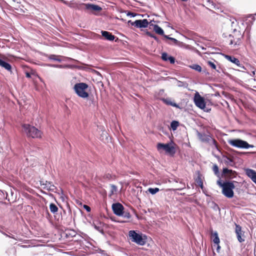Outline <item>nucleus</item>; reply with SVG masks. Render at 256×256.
Masks as SVG:
<instances>
[{
	"label": "nucleus",
	"mask_w": 256,
	"mask_h": 256,
	"mask_svg": "<svg viewBox=\"0 0 256 256\" xmlns=\"http://www.w3.org/2000/svg\"><path fill=\"white\" fill-rule=\"evenodd\" d=\"M23 132L26 134L28 138H41L42 136V132L35 126L29 124L22 125Z\"/></svg>",
	"instance_id": "obj_1"
},
{
	"label": "nucleus",
	"mask_w": 256,
	"mask_h": 256,
	"mask_svg": "<svg viewBox=\"0 0 256 256\" xmlns=\"http://www.w3.org/2000/svg\"><path fill=\"white\" fill-rule=\"evenodd\" d=\"M217 184L222 188V194L227 198H231L234 196L233 189L234 186L232 182H224L219 180L217 181Z\"/></svg>",
	"instance_id": "obj_2"
},
{
	"label": "nucleus",
	"mask_w": 256,
	"mask_h": 256,
	"mask_svg": "<svg viewBox=\"0 0 256 256\" xmlns=\"http://www.w3.org/2000/svg\"><path fill=\"white\" fill-rule=\"evenodd\" d=\"M88 85L84 82L76 84L74 86V90L76 94L80 98H85L88 96V93L86 92Z\"/></svg>",
	"instance_id": "obj_3"
},
{
	"label": "nucleus",
	"mask_w": 256,
	"mask_h": 256,
	"mask_svg": "<svg viewBox=\"0 0 256 256\" xmlns=\"http://www.w3.org/2000/svg\"><path fill=\"white\" fill-rule=\"evenodd\" d=\"M129 236L132 242H136L138 244L144 246L146 242V236H142V234L136 232L134 230H130L129 232Z\"/></svg>",
	"instance_id": "obj_4"
},
{
	"label": "nucleus",
	"mask_w": 256,
	"mask_h": 256,
	"mask_svg": "<svg viewBox=\"0 0 256 256\" xmlns=\"http://www.w3.org/2000/svg\"><path fill=\"white\" fill-rule=\"evenodd\" d=\"M194 100L196 106L200 108L203 110L204 112H208L210 110V109H208L206 108L204 99L198 92H196L195 94Z\"/></svg>",
	"instance_id": "obj_5"
},
{
	"label": "nucleus",
	"mask_w": 256,
	"mask_h": 256,
	"mask_svg": "<svg viewBox=\"0 0 256 256\" xmlns=\"http://www.w3.org/2000/svg\"><path fill=\"white\" fill-rule=\"evenodd\" d=\"M157 149L160 150L162 149L166 151V152L173 156L176 153L175 148L170 144L158 143L157 144Z\"/></svg>",
	"instance_id": "obj_6"
},
{
	"label": "nucleus",
	"mask_w": 256,
	"mask_h": 256,
	"mask_svg": "<svg viewBox=\"0 0 256 256\" xmlns=\"http://www.w3.org/2000/svg\"><path fill=\"white\" fill-rule=\"evenodd\" d=\"M128 23H130L132 26L138 28H146L148 25V22L146 19L136 20L133 22L129 20Z\"/></svg>",
	"instance_id": "obj_7"
},
{
	"label": "nucleus",
	"mask_w": 256,
	"mask_h": 256,
	"mask_svg": "<svg viewBox=\"0 0 256 256\" xmlns=\"http://www.w3.org/2000/svg\"><path fill=\"white\" fill-rule=\"evenodd\" d=\"M112 209L114 213L116 216H121L124 214V207L119 202L112 204Z\"/></svg>",
	"instance_id": "obj_8"
},
{
	"label": "nucleus",
	"mask_w": 256,
	"mask_h": 256,
	"mask_svg": "<svg viewBox=\"0 0 256 256\" xmlns=\"http://www.w3.org/2000/svg\"><path fill=\"white\" fill-rule=\"evenodd\" d=\"M40 184L44 189L48 190L54 191L56 189V186L50 182L42 180L40 181Z\"/></svg>",
	"instance_id": "obj_9"
},
{
	"label": "nucleus",
	"mask_w": 256,
	"mask_h": 256,
	"mask_svg": "<svg viewBox=\"0 0 256 256\" xmlns=\"http://www.w3.org/2000/svg\"><path fill=\"white\" fill-rule=\"evenodd\" d=\"M6 59V57L4 54H0V66L8 72H12V66L4 60Z\"/></svg>",
	"instance_id": "obj_10"
},
{
	"label": "nucleus",
	"mask_w": 256,
	"mask_h": 256,
	"mask_svg": "<svg viewBox=\"0 0 256 256\" xmlns=\"http://www.w3.org/2000/svg\"><path fill=\"white\" fill-rule=\"evenodd\" d=\"M246 174L256 184V172L253 170L246 168L244 169Z\"/></svg>",
	"instance_id": "obj_11"
},
{
	"label": "nucleus",
	"mask_w": 256,
	"mask_h": 256,
	"mask_svg": "<svg viewBox=\"0 0 256 256\" xmlns=\"http://www.w3.org/2000/svg\"><path fill=\"white\" fill-rule=\"evenodd\" d=\"M82 5L84 6V8L91 11H100L102 10V8L97 5L89 4H84Z\"/></svg>",
	"instance_id": "obj_12"
},
{
	"label": "nucleus",
	"mask_w": 256,
	"mask_h": 256,
	"mask_svg": "<svg viewBox=\"0 0 256 256\" xmlns=\"http://www.w3.org/2000/svg\"><path fill=\"white\" fill-rule=\"evenodd\" d=\"M162 58L164 61H169L172 64H174L175 62L174 58L172 56H168L166 52H164L162 54Z\"/></svg>",
	"instance_id": "obj_13"
},
{
	"label": "nucleus",
	"mask_w": 256,
	"mask_h": 256,
	"mask_svg": "<svg viewBox=\"0 0 256 256\" xmlns=\"http://www.w3.org/2000/svg\"><path fill=\"white\" fill-rule=\"evenodd\" d=\"M101 32L102 36L107 40L112 41L115 38V36L108 32L102 30Z\"/></svg>",
	"instance_id": "obj_14"
},
{
	"label": "nucleus",
	"mask_w": 256,
	"mask_h": 256,
	"mask_svg": "<svg viewBox=\"0 0 256 256\" xmlns=\"http://www.w3.org/2000/svg\"><path fill=\"white\" fill-rule=\"evenodd\" d=\"M233 174L232 170L224 168L222 170V176L226 178H231Z\"/></svg>",
	"instance_id": "obj_15"
},
{
	"label": "nucleus",
	"mask_w": 256,
	"mask_h": 256,
	"mask_svg": "<svg viewBox=\"0 0 256 256\" xmlns=\"http://www.w3.org/2000/svg\"><path fill=\"white\" fill-rule=\"evenodd\" d=\"M102 225L103 224L99 222H94V226L96 230L100 232L104 233V229Z\"/></svg>",
	"instance_id": "obj_16"
},
{
	"label": "nucleus",
	"mask_w": 256,
	"mask_h": 256,
	"mask_svg": "<svg viewBox=\"0 0 256 256\" xmlns=\"http://www.w3.org/2000/svg\"><path fill=\"white\" fill-rule=\"evenodd\" d=\"M116 176L110 173H106L102 176V179L105 180H110L115 179Z\"/></svg>",
	"instance_id": "obj_17"
},
{
	"label": "nucleus",
	"mask_w": 256,
	"mask_h": 256,
	"mask_svg": "<svg viewBox=\"0 0 256 256\" xmlns=\"http://www.w3.org/2000/svg\"><path fill=\"white\" fill-rule=\"evenodd\" d=\"M212 237L213 242L216 244H218L220 242V240L218 238V233L215 232L212 234Z\"/></svg>",
	"instance_id": "obj_18"
},
{
	"label": "nucleus",
	"mask_w": 256,
	"mask_h": 256,
	"mask_svg": "<svg viewBox=\"0 0 256 256\" xmlns=\"http://www.w3.org/2000/svg\"><path fill=\"white\" fill-rule=\"evenodd\" d=\"M154 30L156 34L160 35H164L163 30L158 25H154Z\"/></svg>",
	"instance_id": "obj_19"
},
{
	"label": "nucleus",
	"mask_w": 256,
	"mask_h": 256,
	"mask_svg": "<svg viewBox=\"0 0 256 256\" xmlns=\"http://www.w3.org/2000/svg\"><path fill=\"white\" fill-rule=\"evenodd\" d=\"M110 190L109 196L111 197L113 194H116L118 191V188L114 184H110Z\"/></svg>",
	"instance_id": "obj_20"
},
{
	"label": "nucleus",
	"mask_w": 256,
	"mask_h": 256,
	"mask_svg": "<svg viewBox=\"0 0 256 256\" xmlns=\"http://www.w3.org/2000/svg\"><path fill=\"white\" fill-rule=\"evenodd\" d=\"M254 146L252 144H248L246 142L241 140V148H254Z\"/></svg>",
	"instance_id": "obj_21"
},
{
	"label": "nucleus",
	"mask_w": 256,
	"mask_h": 256,
	"mask_svg": "<svg viewBox=\"0 0 256 256\" xmlns=\"http://www.w3.org/2000/svg\"><path fill=\"white\" fill-rule=\"evenodd\" d=\"M179 122L176 120H173L172 122L170 124L171 128L173 130H175L177 129L178 127L179 126Z\"/></svg>",
	"instance_id": "obj_22"
},
{
	"label": "nucleus",
	"mask_w": 256,
	"mask_h": 256,
	"mask_svg": "<svg viewBox=\"0 0 256 256\" xmlns=\"http://www.w3.org/2000/svg\"><path fill=\"white\" fill-rule=\"evenodd\" d=\"M50 209L52 213H56L58 211V208L57 206L53 203H52L50 205Z\"/></svg>",
	"instance_id": "obj_23"
},
{
	"label": "nucleus",
	"mask_w": 256,
	"mask_h": 256,
	"mask_svg": "<svg viewBox=\"0 0 256 256\" xmlns=\"http://www.w3.org/2000/svg\"><path fill=\"white\" fill-rule=\"evenodd\" d=\"M226 57L228 60H230L232 62L236 64L237 65H239L240 61L238 58L229 56H226Z\"/></svg>",
	"instance_id": "obj_24"
},
{
	"label": "nucleus",
	"mask_w": 256,
	"mask_h": 256,
	"mask_svg": "<svg viewBox=\"0 0 256 256\" xmlns=\"http://www.w3.org/2000/svg\"><path fill=\"white\" fill-rule=\"evenodd\" d=\"M230 143L234 146L240 148V140H231Z\"/></svg>",
	"instance_id": "obj_25"
},
{
	"label": "nucleus",
	"mask_w": 256,
	"mask_h": 256,
	"mask_svg": "<svg viewBox=\"0 0 256 256\" xmlns=\"http://www.w3.org/2000/svg\"><path fill=\"white\" fill-rule=\"evenodd\" d=\"M236 225V234L238 240L239 242H240V226L239 225L235 224Z\"/></svg>",
	"instance_id": "obj_26"
},
{
	"label": "nucleus",
	"mask_w": 256,
	"mask_h": 256,
	"mask_svg": "<svg viewBox=\"0 0 256 256\" xmlns=\"http://www.w3.org/2000/svg\"><path fill=\"white\" fill-rule=\"evenodd\" d=\"M49 58L50 60H54L58 61V62H61V59L60 58V56L54 55V54H51L49 56Z\"/></svg>",
	"instance_id": "obj_27"
},
{
	"label": "nucleus",
	"mask_w": 256,
	"mask_h": 256,
	"mask_svg": "<svg viewBox=\"0 0 256 256\" xmlns=\"http://www.w3.org/2000/svg\"><path fill=\"white\" fill-rule=\"evenodd\" d=\"M212 170L214 173V174L217 176H220V172H219V169L218 167L216 164H214L212 167Z\"/></svg>",
	"instance_id": "obj_28"
},
{
	"label": "nucleus",
	"mask_w": 256,
	"mask_h": 256,
	"mask_svg": "<svg viewBox=\"0 0 256 256\" xmlns=\"http://www.w3.org/2000/svg\"><path fill=\"white\" fill-rule=\"evenodd\" d=\"M192 69L196 70V71H198V72H200L202 71V68L201 66L198 64H193L190 66Z\"/></svg>",
	"instance_id": "obj_29"
},
{
	"label": "nucleus",
	"mask_w": 256,
	"mask_h": 256,
	"mask_svg": "<svg viewBox=\"0 0 256 256\" xmlns=\"http://www.w3.org/2000/svg\"><path fill=\"white\" fill-rule=\"evenodd\" d=\"M160 190L158 188H149L148 191L152 194H154L159 192Z\"/></svg>",
	"instance_id": "obj_30"
},
{
	"label": "nucleus",
	"mask_w": 256,
	"mask_h": 256,
	"mask_svg": "<svg viewBox=\"0 0 256 256\" xmlns=\"http://www.w3.org/2000/svg\"><path fill=\"white\" fill-rule=\"evenodd\" d=\"M196 182L198 184V185L201 187V188H203V182L200 176L198 177L196 180Z\"/></svg>",
	"instance_id": "obj_31"
},
{
	"label": "nucleus",
	"mask_w": 256,
	"mask_h": 256,
	"mask_svg": "<svg viewBox=\"0 0 256 256\" xmlns=\"http://www.w3.org/2000/svg\"><path fill=\"white\" fill-rule=\"evenodd\" d=\"M163 101L164 102V103H166L167 104L172 106H176V104H172V102L171 101L169 100H166V99H164Z\"/></svg>",
	"instance_id": "obj_32"
},
{
	"label": "nucleus",
	"mask_w": 256,
	"mask_h": 256,
	"mask_svg": "<svg viewBox=\"0 0 256 256\" xmlns=\"http://www.w3.org/2000/svg\"><path fill=\"white\" fill-rule=\"evenodd\" d=\"M208 64L210 66L212 69L215 70L216 69V66L214 64V62H211V61H208L207 62Z\"/></svg>",
	"instance_id": "obj_33"
},
{
	"label": "nucleus",
	"mask_w": 256,
	"mask_h": 256,
	"mask_svg": "<svg viewBox=\"0 0 256 256\" xmlns=\"http://www.w3.org/2000/svg\"><path fill=\"white\" fill-rule=\"evenodd\" d=\"M124 218H130L131 216L129 212H124V214L122 215Z\"/></svg>",
	"instance_id": "obj_34"
},
{
	"label": "nucleus",
	"mask_w": 256,
	"mask_h": 256,
	"mask_svg": "<svg viewBox=\"0 0 256 256\" xmlns=\"http://www.w3.org/2000/svg\"><path fill=\"white\" fill-rule=\"evenodd\" d=\"M84 208L88 212L90 211V208L89 206L87 205H84Z\"/></svg>",
	"instance_id": "obj_35"
},
{
	"label": "nucleus",
	"mask_w": 256,
	"mask_h": 256,
	"mask_svg": "<svg viewBox=\"0 0 256 256\" xmlns=\"http://www.w3.org/2000/svg\"><path fill=\"white\" fill-rule=\"evenodd\" d=\"M146 34L148 36H150V37L154 38H156V36H154L152 34H151L150 32H147Z\"/></svg>",
	"instance_id": "obj_36"
},
{
	"label": "nucleus",
	"mask_w": 256,
	"mask_h": 256,
	"mask_svg": "<svg viewBox=\"0 0 256 256\" xmlns=\"http://www.w3.org/2000/svg\"><path fill=\"white\" fill-rule=\"evenodd\" d=\"M186 188L185 184L184 183L182 184V186L180 188H178V190H182Z\"/></svg>",
	"instance_id": "obj_37"
},
{
	"label": "nucleus",
	"mask_w": 256,
	"mask_h": 256,
	"mask_svg": "<svg viewBox=\"0 0 256 256\" xmlns=\"http://www.w3.org/2000/svg\"><path fill=\"white\" fill-rule=\"evenodd\" d=\"M128 16H134L136 15V14H134L133 12H128Z\"/></svg>",
	"instance_id": "obj_38"
},
{
	"label": "nucleus",
	"mask_w": 256,
	"mask_h": 256,
	"mask_svg": "<svg viewBox=\"0 0 256 256\" xmlns=\"http://www.w3.org/2000/svg\"><path fill=\"white\" fill-rule=\"evenodd\" d=\"M26 76L28 78H30L31 76L29 72H26Z\"/></svg>",
	"instance_id": "obj_39"
},
{
	"label": "nucleus",
	"mask_w": 256,
	"mask_h": 256,
	"mask_svg": "<svg viewBox=\"0 0 256 256\" xmlns=\"http://www.w3.org/2000/svg\"><path fill=\"white\" fill-rule=\"evenodd\" d=\"M164 37L170 39V40H172L176 41V40L175 38H169L168 36H164Z\"/></svg>",
	"instance_id": "obj_40"
},
{
	"label": "nucleus",
	"mask_w": 256,
	"mask_h": 256,
	"mask_svg": "<svg viewBox=\"0 0 256 256\" xmlns=\"http://www.w3.org/2000/svg\"><path fill=\"white\" fill-rule=\"evenodd\" d=\"M229 36H230V44H232V36L230 34Z\"/></svg>",
	"instance_id": "obj_41"
},
{
	"label": "nucleus",
	"mask_w": 256,
	"mask_h": 256,
	"mask_svg": "<svg viewBox=\"0 0 256 256\" xmlns=\"http://www.w3.org/2000/svg\"><path fill=\"white\" fill-rule=\"evenodd\" d=\"M218 246H217V248H216V250L217 252H219V250L220 248V246H219V244H217Z\"/></svg>",
	"instance_id": "obj_42"
},
{
	"label": "nucleus",
	"mask_w": 256,
	"mask_h": 256,
	"mask_svg": "<svg viewBox=\"0 0 256 256\" xmlns=\"http://www.w3.org/2000/svg\"><path fill=\"white\" fill-rule=\"evenodd\" d=\"M246 154V152H240L241 155H242V154Z\"/></svg>",
	"instance_id": "obj_43"
},
{
	"label": "nucleus",
	"mask_w": 256,
	"mask_h": 256,
	"mask_svg": "<svg viewBox=\"0 0 256 256\" xmlns=\"http://www.w3.org/2000/svg\"><path fill=\"white\" fill-rule=\"evenodd\" d=\"M5 234L6 236H9V237H10V238H13V237H12V236H8L7 234Z\"/></svg>",
	"instance_id": "obj_44"
},
{
	"label": "nucleus",
	"mask_w": 256,
	"mask_h": 256,
	"mask_svg": "<svg viewBox=\"0 0 256 256\" xmlns=\"http://www.w3.org/2000/svg\"><path fill=\"white\" fill-rule=\"evenodd\" d=\"M38 78H39V79L40 80L41 82H42V79L40 77H38Z\"/></svg>",
	"instance_id": "obj_45"
},
{
	"label": "nucleus",
	"mask_w": 256,
	"mask_h": 256,
	"mask_svg": "<svg viewBox=\"0 0 256 256\" xmlns=\"http://www.w3.org/2000/svg\"><path fill=\"white\" fill-rule=\"evenodd\" d=\"M182 1H183V2H186V1H187L188 0H181Z\"/></svg>",
	"instance_id": "obj_46"
},
{
	"label": "nucleus",
	"mask_w": 256,
	"mask_h": 256,
	"mask_svg": "<svg viewBox=\"0 0 256 256\" xmlns=\"http://www.w3.org/2000/svg\"><path fill=\"white\" fill-rule=\"evenodd\" d=\"M241 68H242L243 69H245L244 66H242V67L241 66Z\"/></svg>",
	"instance_id": "obj_47"
},
{
	"label": "nucleus",
	"mask_w": 256,
	"mask_h": 256,
	"mask_svg": "<svg viewBox=\"0 0 256 256\" xmlns=\"http://www.w3.org/2000/svg\"><path fill=\"white\" fill-rule=\"evenodd\" d=\"M254 256H256V254H254Z\"/></svg>",
	"instance_id": "obj_48"
}]
</instances>
